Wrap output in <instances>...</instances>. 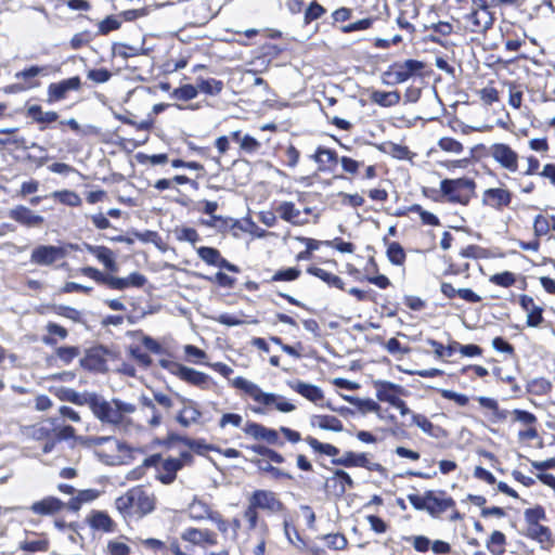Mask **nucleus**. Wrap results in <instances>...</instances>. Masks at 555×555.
I'll list each match as a JSON object with an SVG mask.
<instances>
[{
    "label": "nucleus",
    "instance_id": "nucleus-1",
    "mask_svg": "<svg viewBox=\"0 0 555 555\" xmlns=\"http://www.w3.org/2000/svg\"><path fill=\"white\" fill-rule=\"evenodd\" d=\"M90 410L102 424L111 425L117 431L128 433L133 426L129 415L137 411V406L118 398L108 401L95 393Z\"/></svg>",
    "mask_w": 555,
    "mask_h": 555
},
{
    "label": "nucleus",
    "instance_id": "nucleus-2",
    "mask_svg": "<svg viewBox=\"0 0 555 555\" xmlns=\"http://www.w3.org/2000/svg\"><path fill=\"white\" fill-rule=\"evenodd\" d=\"M156 498L142 486L129 489L115 500V507L125 520H139L153 513Z\"/></svg>",
    "mask_w": 555,
    "mask_h": 555
},
{
    "label": "nucleus",
    "instance_id": "nucleus-3",
    "mask_svg": "<svg viewBox=\"0 0 555 555\" xmlns=\"http://www.w3.org/2000/svg\"><path fill=\"white\" fill-rule=\"evenodd\" d=\"M232 385L248 395L255 402L264 406L274 405L275 409L282 413H289L296 409L295 404L286 401L283 396L273 392H264L257 384L242 376L234 378Z\"/></svg>",
    "mask_w": 555,
    "mask_h": 555
},
{
    "label": "nucleus",
    "instance_id": "nucleus-4",
    "mask_svg": "<svg viewBox=\"0 0 555 555\" xmlns=\"http://www.w3.org/2000/svg\"><path fill=\"white\" fill-rule=\"evenodd\" d=\"M475 182L468 178L444 179L440 182L441 193L451 203L466 205L474 192Z\"/></svg>",
    "mask_w": 555,
    "mask_h": 555
},
{
    "label": "nucleus",
    "instance_id": "nucleus-5",
    "mask_svg": "<svg viewBox=\"0 0 555 555\" xmlns=\"http://www.w3.org/2000/svg\"><path fill=\"white\" fill-rule=\"evenodd\" d=\"M159 365L166 369L171 374L178 376L180 379L193 385L206 389L209 383V376L203 372L196 371L195 369L185 366L178 362H173L167 359L159 360Z\"/></svg>",
    "mask_w": 555,
    "mask_h": 555
},
{
    "label": "nucleus",
    "instance_id": "nucleus-6",
    "mask_svg": "<svg viewBox=\"0 0 555 555\" xmlns=\"http://www.w3.org/2000/svg\"><path fill=\"white\" fill-rule=\"evenodd\" d=\"M473 11L466 15V21L470 23V30L474 33H485L493 24V15L490 12V4L487 0H472Z\"/></svg>",
    "mask_w": 555,
    "mask_h": 555
},
{
    "label": "nucleus",
    "instance_id": "nucleus-7",
    "mask_svg": "<svg viewBox=\"0 0 555 555\" xmlns=\"http://www.w3.org/2000/svg\"><path fill=\"white\" fill-rule=\"evenodd\" d=\"M490 156L504 169L516 172L518 169V154L505 143H494L489 147Z\"/></svg>",
    "mask_w": 555,
    "mask_h": 555
},
{
    "label": "nucleus",
    "instance_id": "nucleus-8",
    "mask_svg": "<svg viewBox=\"0 0 555 555\" xmlns=\"http://www.w3.org/2000/svg\"><path fill=\"white\" fill-rule=\"evenodd\" d=\"M425 64L417 60H406L401 64H395L385 73L391 78V83H403L413 75L424 69Z\"/></svg>",
    "mask_w": 555,
    "mask_h": 555
},
{
    "label": "nucleus",
    "instance_id": "nucleus-9",
    "mask_svg": "<svg viewBox=\"0 0 555 555\" xmlns=\"http://www.w3.org/2000/svg\"><path fill=\"white\" fill-rule=\"evenodd\" d=\"M66 251L61 246L40 245L33 249L30 262L38 266H51L55 261L64 258Z\"/></svg>",
    "mask_w": 555,
    "mask_h": 555
},
{
    "label": "nucleus",
    "instance_id": "nucleus-10",
    "mask_svg": "<svg viewBox=\"0 0 555 555\" xmlns=\"http://www.w3.org/2000/svg\"><path fill=\"white\" fill-rule=\"evenodd\" d=\"M332 463L344 467H363L374 472H379L382 469V465L378 463H372L366 453H356L352 451H347L340 457L333 459Z\"/></svg>",
    "mask_w": 555,
    "mask_h": 555
},
{
    "label": "nucleus",
    "instance_id": "nucleus-11",
    "mask_svg": "<svg viewBox=\"0 0 555 555\" xmlns=\"http://www.w3.org/2000/svg\"><path fill=\"white\" fill-rule=\"evenodd\" d=\"M108 354L109 351L103 346L89 348L85 357L80 359V365L88 371L103 372L106 370V357Z\"/></svg>",
    "mask_w": 555,
    "mask_h": 555
},
{
    "label": "nucleus",
    "instance_id": "nucleus-12",
    "mask_svg": "<svg viewBox=\"0 0 555 555\" xmlns=\"http://www.w3.org/2000/svg\"><path fill=\"white\" fill-rule=\"evenodd\" d=\"M253 507L279 513L284 509V504L276 498V494L269 490H256L249 499Z\"/></svg>",
    "mask_w": 555,
    "mask_h": 555
},
{
    "label": "nucleus",
    "instance_id": "nucleus-13",
    "mask_svg": "<svg viewBox=\"0 0 555 555\" xmlns=\"http://www.w3.org/2000/svg\"><path fill=\"white\" fill-rule=\"evenodd\" d=\"M426 512L433 517H438L449 508L455 506L454 500L451 496H447L443 491L437 493L433 490H428L426 491Z\"/></svg>",
    "mask_w": 555,
    "mask_h": 555
},
{
    "label": "nucleus",
    "instance_id": "nucleus-14",
    "mask_svg": "<svg viewBox=\"0 0 555 555\" xmlns=\"http://www.w3.org/2000/svg\"><path fill=\"white\" fill-rule=\"evenodd\" d=\"M181 539L203 548L217 544L216 533L208 529L188 528L181 533Z\"/></svg>",
    "mask_w": 555,
    "mask_h": 555
},
{
    "label": "nucleus",
    "instance_id": "nucleus-15",
    "mask_svg": "<svg viewBox=\"0 0 555 555\" xmlns=\"http://www.w3.org/2000/svg\"><path fill=\"white\" fill-rule=\"evenodd\" d=\"M197 256L207 264L215 266L220 269H225L230 272L237 273L240 269L237 266L224 259L220 251L214 247L202 246L197 248Z\"/></svg>",
    "mask_w": 555,
    "mask_h": 555
},
{
    "label": "nucleus",
    "instance_id": "nucleus-16",
    "mask_svg": "<svg viewBox=\"0 0 555 555\" xmlns=\"http://www.w3.org/2000/svg\"><path fill=\"white\" fill-rule=\"evenodd\" d=\"M9 217L21 225L27 228L39 227L43 223L44 218L35 214L30 208L18 205L9 210Z\"/></svg>",
    "mask_w": 555,
    "mask_h": 555
},
{
    "label": "nucleus",
    "instance_id": "nucleus-17",
    "mask_svg": "<svg viewBox=\"0 0 555 555\" xmlns=\"http://www.w3.org/2000/svg\"><path fill=\"white\" fill-rule=\"evenodd\" d=\"M80 85L81 81L78 76L50 83L48 87V102L52 103L63 100L68 91L78 90Z\"/></svg>",
    "mask_w": 555,
    "mask_h": 555
},
{
    "label": "nucleus",
    "instance_id": "nucleus-18",
    "mask_svg": "<svg viewBox=\"0 0 555 555\" xmlns=\"http://www.w3.org/2000/svg\"><path fill=\"white\" fill-rule=\"evenodd\" d=\"M96 392H78L73 388L59 387L54 389V396L61 400L74 403L76 405H88L91 406V402L94 399Z\"/></svg>",
    "mask_w": 555,
    "mask_h": 555
},
{
    "label": "nucleus",
    "instance_id": "nucleus-19",
    "mask_svg": "<svg viewBox=\"0 0 555 555\" xmlns=\"http://www.w3.org/2000/svg\"><path fill=\"white\" fill-rule=\"evenodd\" d=\"M512 202V193L507 189H487L482 194V203L496 210L507 207Z\"/></svg>",
    "mask_w": 555,
    "mask_h": 555
},
{
    "label": "nucleus",
    "instance_id": "nucleus-20",
    "mask_svg": "<svg viewBox=\"0 0 555 555\" xmlns=\"http://www.w3.org/2000/svg\"><path fill=\"white\" fill-rule=\"evenodd\" d=\"M286 384L292 390L315 404L324 399L323 390L317 385L299 379L287 380Z\"/></svg>",
    "mask_w": 555,
    "mask_h": 555
},
{
    "label": "nucleus",
    "instance_id": "nucleus-21",
    "mask_svg": "<svg viewBox=\"0 0 555 555\" xmlns=\"http://www.w3.org/2000/svg\"><path fill=\"white\" fill-rule=\"evenodd\" d=\"M325 487L333 488L334 494L340 498L346 493L347 489L354 487V481L346 470L335 469L333 476L326 479Z\"/></svg>",
    "mask_w": 555,
    "mask_h": 555
},
{
    "label": "nucleus",
    "instance_id": "nucleus-22",
    "mask_svg": "<svg viewBox=\"0 0 555 555\" xmlns=\"http://www.w3.org/2000/svg\"><path fill=\"white\" fill-rule=\"evenodd\" d=\"M183 408L178 413L176 421L184 428L198 424L202 417L197 403L190 399H183Z\"/></svg>",
    "mask_w": 555,
    "mask_h": 555
},
{
    "label": "nucleus",
    "instance_id": "nucleus-23",
    "mask_svg": "<svg viewBox=\"0 0 555 555\" xmlns=\"http://www.w3.org/2000/svg\"><path fill=\"white\" fill-rule=\"evenodd\" d=\"M520 307L527 312V325L537 327L543 322V308L535 305L532 297L521 295L519 297Z\"/></svg>",
    "mask_w": 555,
    "mask_h": 555
},
{
    "label": "nucleus",
    "instance_id": "nucleus-24",
    "mask_svg": "<svg viewBox=\"0 0 555 555\" xmlns=\"http://www.w3.org/2000/svg\"><path fill=\"white\" fill-rule=\"evenodd\" d=\"M374 387L376 388V398L382 402H388L393 406L400 399L398 393L402 388L399 385L386 380H374Z\"/></svg>",
    "mask_w": 555,
    "mask_h": 555
},
{
    "label": "nucleus",
    "instance_id": "nucleus-25",
    "mask_svg": "<svg viewBox=\"0 0 555 555\" xmlns=\"http://www.w3.org/2000/svg\"><path fill=\"white\" fill-rule=\"evenodd\" d=\"M182 468V462L176 457H168L160 462L157 473V479L164 485H170L175 481L178 470Z\"/></svg>",
    "mask_w": 555,
    "mask_h": 555
},
{
    "label": "nucleus",
    "instance_id": "nucleus-26",
    "mask_svg": "<svg viewBox=\"0 0 555 555\" xmlns=\"http://www.w3.org/2000/svg\"><path fill=\"white\" fill-rule=\"evenodd\" d=\"M244 431L255 439L264 440L271 444H275L279 441V434L276 430L268 428L258 423H248L244 428Z\"/></svg>",
    "mask_w": 555,
    "mask_h": 555
},
{
    "label": "nucleus",
    "instance_id": "nucleus-27",
    "mask_svg": "<svg viewBox=\"0 0 555 555\" xmlns=\"http://www.w3.org/2000/svg\"><path fill=\"white\" fill-rule=\"evenodd\" d=\"M65 504L55 496H47L40 501L33 503L30 511L36 515H53L60 512Z\"/></svg>",
    "mask_w": 555,
    "mask_h": 555
},
{
    "label": "nucleus",
    "instance_id": "nucleus-28",
    "mask_svg": "<svg viewBox=\"0 0 555 555\" xmlns=\"http://www.w3.org/2000/svg\"><path fill=\"white\" fill-rule=\"evenodd\" d=\"M310 424L313 427L334 433H340L344 429L341 421L333 415H313L310 418Z\"/></svg>",
    "mask_w": 555,
    "mask_h": 555
},
{
    "label": "nucleus",
    "instance_id": "nucleus-29",
    "mask_svg": "<svg viewBox=\"0 0 555 555\" xmlns=\"http://www.w3.org/2000/svg\"><path fill=\"white\" fill-rule=\"evenodd\" d=\"M88 250L104 264L111 272H117L118 266L115 261L113 251L105 246H88Z\"/></svg>",
    "mask_w": 555,
    "mask_h": 555
},
{
    "label": "nucleus",
    "instance_id": "nucleus-30",
    "mask_svg": "<svg viewBox=\"0 0 555 555\" xmlns=\"http://www.w3.org/2000/svg\"><path fill=\"white\" fill-rule=\"evenodd\" d=\"M341 398L347 401L348 403L356 406L362 414L366 413H378L380 410V405L370 398H359L354 396L349 395H341Z\"/></svg>",
    "mask_w": 555,
    "mask_h": 555
},
{
    "label": "nucleus",
    "instance_id": "nucleus-31",
    "mask_svg": "<svg viewBox=\"0 0 555 555\" xmlns=\"http://www.w3.org/2000/svg\"><path fill=\"white\" fill-rule=\"evenodd\" d=\"M91 528L101 530L104 532H113L115 529V522L111 516L102 511H95L92 513L89 519Z\"/></svg>",
    "mask_w": 555,
    "mask_h": 555
},
{
    "label": "nucleus",
    "instance_id": "nucleus-32",
    "mask_svg": "<svg viewBox=\"0 0 555 555\" xmlns=\"http://www.w3.org/2000/svg\"><path fill=\"white\" fill-rule=\"evenodd\" d=\"M215 513L207 503L197 499H194L188 508V514L193 520H210Z\"/></svg>",
    "mask_w": 555,
    "mask_h": 555
},
{
    "label": "nucleus",
    "instance_id": "nucleus-33",
    "mask_svg": "<svg viewBox=\"0 0 555 555\" xmlns=\"http://www.w3.org/2000/svg\"><path fill=\"white\" fill-rule=\"evenodd\" d=\"M307 272L315 278H319L330 286L344 289L345 283L338 275L332 274L319 267H309Z\"/></svg>",
    "mask_w": 555,
    "mask_h": 555
},
{
    "label": "nucleus",
    "instance_id": "nucleus-34",
    "mask_svg": "<svg viewBox=\"0 0 555 555\" xmlns=\"http://www.w3.org/2000/svg\"><path fill=\"white\" fill-rule=\"evenodd\" d=\"M311 158L318 164L319 170H324L326 164H335L338 160L336 152L324 146H318Z\"/></svg>",
    "mask_w": 555,
    "mask_h": 555
},
{
    "label": "nucleus",
    "instance_id": "nucleus-35",
    "mask_svg": "<svg viewBox=\"0 0 555 555\" xmlns=\"http://www.w3.org/2000/svg\"><path fill=\"white\" fill-rule=\"evenodd\" d=\"M27 115L38 124H51L57 120L56 112H43L40 105L34 104L27 108Z\"/></svg>",
    "mask_w": 555,
    "mask_h": 555
},
{
    "label": "nucleus",
    "instance_id": "nucleus-36",
    "mask_svg": "<svg viewBox=\"0 0 555 555\" xmlns=\"http://www.w3.org/2000/svg\"><path fill=\"white\" fill-rule=\"evenodd\" d=\"M196 82L198 92L205 93L207 95H217L223 89V82L215 78H197Z\"/></svg>",
    "mask_w": 555,
    "mask_h": 555
},
{
    "label": "nucleus",
    "instance_id": "nucleus-37",
    "mask_svg": "<svg viewBox=\"0 0 555 555\" xmlns=\"http://www.w3.org/2000/svg\"><path fill=\"white\" fill-rule=\"evenodd\" d=\"M52 310L55 314L66 318L75 323H85L82 312L74 307L65 305H54L52 306Z\"/></svg>",
    "mask_w": 555,
    "mask_h": 555
},
{
    "label": "nucleus",
    "instance_id": "nucleus-38",
    "mask_svg": "<svg viewBox=\"0 0 555 555\" xmlns=\"http://www.w3.org/2000/svg\"><path fill=\"white\" fill-rule=\"evenodd\" d=\"M89 443L93 447H100L103 444H109L111 451H124L126 450L125 443L120 442L113 436H92L89 437Z\"/></svg>",
    "mask_w": 555,
    "mask_h": 555
},
{
    "label": "nucleus",
    "instance_id": "nucleus-39",
    "mask_svg": "<svg viewBox=\"0 0 555 555\" xmlns=\"http://www.w3.org/2000/svg\"><path fill=\"white\" fill-rule=\"evenodd\" d=\"M527 537L539 543H544L552 540V532L548 527L537 524L528 526Z\"/></svg>",
    "mask_w": 555,
    "mask_h": 555
},
{
    "label": "nucleus",
    "instance_id": "nucleus-40",
    "mask_svg": "<svg viewBox=\"0 0 555 555\" xmlns=\"http://www.w3.org/2000/svg\"><path fill=\"white\" fill-rule=\"evenodd\" d=\"M372 100L376 104L385 107L393 106L399 103L400 94L397 91L386 92V91H375L372 94Z\"/></svg>",
    "mask_w": 555,
    "mask_h": 555
},
{
    "label": "nucleus",
    "instance_id": "nucleus-41",
    "mask_svg": "<svg viewBox=\"0 0 555 555\" xmlns=\"http://www.w3.org/2000/svg\"><path fill=\"white\" fill-rule=\"evenodd\" d=\"M112 52L115 56H120L122 59H129L132 56H137L144 53L143 48L133 47L126 43H114L112 47Z\"/></svg>",
    "mask_w": 555,
    "mask_h": 555
},
{
    "label": "nucleus",
    "instance_id": "nucleus-42",
    "mask_svg": "<svg viewBox=\"0 0 555 555\" xmlns=\"http://www.w3.org/2000/svg\"><path fill=\"white\" fill-rule=\"evenodd\" d=\"M305 440L310 446V448L318 453L328 456H335L339 453V449L335 446L320 442L318 439L311 436H308Z\"/></svg>",
    "mask_w": 555,
    "mask_h": 555
},
{
    "label": "nucleus",
    "instance_id": "nucleus-43",
    "mask_svg": "<svg viewBox=\"0 0 555 555\" xmlns=\"http://www.w3.org/2000/svg\"><path fill=\"white\" fill-rule=\"evenodd\" d=\"M388 260L395 266H401L405 261V253L398 242H390L387 246Z\"/></svg>",
    "mask_w": 555,
    "mask_h": 555
},
{
    "label": "nucleus",
    "instance_id": "nucleus-44",
    "mask_svg": "<svg viewBox=\"0 0 555 555\" xmlns=\"http://www.w3.org/2000/svg\"><path fill=\"white\" fill-rule=\"evenodd\" d=\"M79 354L80 349L77 346H61L55 349L56 358L65 365L70 364Z\"/></svg>",
    "mask_w": 555,
    "mask_h": 555
},
{
    "label": "nucleus",
    "instance_id": "nucleus-45",
    "mask_svg": "<svg viewBox=\"0 0 555 555\" xmlns=\"http://www.w3.org/2000/svg\"><path fill=\"white\" fill-rule=\"evenodd\" d=\"M280 217L287 222H296V219L299 217L300 211L295 207V204L292 202H283L276 208Z\"/></svg>",
    "mask_w": 555,
    "mask_h": 555
},
{
    "label": "nucleus",
    "instance_id": "nucleus-46",
    "mask_svg": "<svg viewBox=\"0 0 555 555\" xmlns=\"http://www.w3.org/2000/svg\"><path fill=\"white\" fill-rule=\"evenodd\" d=\"M198 94V89L196 86H193V85H183L179 88H176L172 93H171V96L176 100H180V101H190V100H193L197 96Z\"/></svg>",
    "mask_w": 555,
    "mask_h": 555
},
{
    "label": "nucleus",
    "instance_id": "nucleus-47",
    "mask_svg": "<svg viewBox=\"0 0 555 555\" xmlns=\"http://www.w3.org/2000/svg\"><path fill=\"white\" fill-rule=\"evenodd\" d=\"M53 197L59 199L62 204L72 207H76L81 204V198L79 195L76 192L69 190L55 191L53 193Z\"/></svg>",
    "mask_w": 555,
    "mask_h": 555
},
{
    "label": "nucleus",
    "instance_id": "nucleus-48",
    "mask_svg": "<svg viewBox=\"0 0 555 555\" xmlns=\"http://www.w3.org/2000/svg\"><path fill=\"white\" fill-rule=\"evenodd\" d=\"M99 35H107L113 30L118 29L121 26L120 16L109 15L99 23Z\"/></svg>",
    "mask_w": 555,
    "mask_h": 555
},
{
    "label": "nucleus",
    "instance_id": "nucleus-49",
    "mask_svg": "<svg viewBox=\"0 0 555 555\" xmlns=\"http://www.w3.org/2000/svg\"><path fill=\"white\" fill-rule=\"evenodd\" d=\"M230 219L222 216L212 215L208 219H202L201 223L205 227L216 229L218 231H225L229 228Z\"/></svg>",
    "mask_w": 555,
    "mask_h": 555
},
{
    "label": "nucleus",
    "instance_id": "nucleus-50",
    "mask_svg": "<svg viewBox=\"0 0 555 555\" xmlns=\"http://www.w3.org/2000/svg\"><path fill=\"white\" fill-rule=\"evenodd\" d=\"M299 275H300L299 269L286 268V269L276 271L272 275L271 281H273V282H280V281L291 282V281L297 280L299 278Z\"/></svg>",
    "mask_w": 555,
    "mask_h": 555
},
{
    "label": "nucleus",
    "instance_id": "nucleus-51",
    "mask_svg": "<svg viewBox=\"0 0 555 555\" xmlns=\"http://www.w3.org/2000/svg\"><path fill=\"white\" fill-rule=\"evenodd\" d=\"M257 463H258L259 470L270 474V476L274 479H281V478L292 479L293 478V476L291 474H288L278 467L272 466L268 462H261L258 460Z\"/></svg>",
    "mask_w": 555,
    "mask_h": 555
},
{
    "label": "nucleus",
    "instance_id": "nucleus-52",
    "mask_svg": "<svg viewBox=\"0 0 555 555\" xmlns=\"http://www.w3.org/2000/svg\"><path fill=\"white\" fill-rule=\"evenodd\" d=\"M524 516L528 526L537 525L540 520L545 519V511L542 506L538 505L533 508L526 509Z\"/></svg>",
    "mask_w": 555,
    "mask_h": 555
},
{
    "label": "nucleus",
    "instance_id": "nucleus-53",
    "mask_svg": "<svg viewBox=\"0 0 555 555\" xmlns=\"http://www.w3.org/2000/svg\"><path fill=\"white\" fill-rule=\"evenodd\" d=\"M552 388V384L545 378H535L528 384V390L534 395L547 393Z\"/></svg>",
    "mask_w": 555,
    "mask_h": 555
},
{
    "label": "nucleus",
    "instance_id": "nucleus-54",
    "mask_svg": "<svg viewBox=\"0 0 555 555\" xmlns=\"http://www.w3.org/2000/svg\"><path fill=\"white\" fill-rule=\"evenodd\" d=\"M412 424L417 426L423 433L434 436V424L423 414H412Z\"/></svg>",
    "mask_w": 555,
    "mask_h": 555
},
{
    "label": "nucleus",
    "instance_id": "nucleus-55",
    "mask_svg": "<svg viewBox=\"0 0 555 555\" xmlns=\"http://www.w3.org/2000/svg\"><path fill=\"white\" fill-rule=\"evenodd\" d=\"M515 281H516L515 274L509 271L496 273L490 278L491 283L502 286V287H509L515 283Z\"/></svg>",
    "mask_w": 555,
    "mask_h": 555
},
{
    "label": "nucleus",
    "instance_id": "nucleus-56",
    "mask_svg": "<svg viewBox=\"0 0 555 555\" xmlns=\"http://www.w3.org/2000/svg\"><path fill=\"white\" fill-rule=\"evenodd\" d=\"M325 13V9L318 3L317 1H312L309 7L305 11V22L311 23L320 18Z\"/></svg>",
    "mask_w": 555,
    "mask_h": 555
},
{
    "label": "nucleus",
    "instance_id": "nucleus-57",
    "mask_svg": "<svg viewBox=\"0 0 555 555\" xmlns=\"http://www.w3.org/2000/svg\"><path fill=\"white\" fill-rule=\"evenodd\" d=\"M438 145L441 150L454 154H461L463 151V145L455 139L452 138H441L438 142Z\"/></svg>",
    "mask_w": 555,
    "mask_h": 555
},
{
    "label": "nucleus",
    "instance_id": "nucleus-58",
    "mask_svg": "<svg viewBox=\"0 0 555 555\" xmlns=\"http://www.w3.org/2000/svg\"><path fill=\"white\" fill-rule=\"evenodd\" d=\"M323 539L326 545L333 550H344L347 546V539L340 533L326 534Z\"/></svg>",
    "mask_w": 555,
    "mask_h": 555
},
{
    "label": "nucleus",
    "instance_id": "nucleus-59",
    "mask_svg": "<svg viewBox=\"0 0 555 555\" xmlns=\"http://www.w3.org/2000/svg\"><path fill=\"white\" fill-rule=\"evenodd\" d=\"M87 77L95 83H105L111 79L112 73L106 68H95L90 69Z\"/></svg>",
    "mask_w": 555,
    "mask_h": 555
},
{
    "label": "nucleus",
    "instance_id": "nucleus-60",
    "mask_svg": "<svg viewBox=\"0 0 555 555\" xmlns=\"http://www.w3.org/2000/svg\"><path fill=\"white\" fill-rule=\"evenodd\" d=\"M81 273L99 284L107 286L109 275L102 273L100 270L93 267H85L81 269Z\"/></svg>",
    "mask_w": 555,
    "mask_h": 555
},
{
    "label": "nucleus",
    "instance_id": "nucleus-61",
    "mask_svg": "<svg viewBox=\"0 0 555 555\" xmlns=\"http://www.w3.org/2000/svg\"><path fill=\"white\" fill-rule=\"evenodd\" d=\"M373 21L374 20L371 18V17L362 18V20H359L357 22H353V23H350L348 25H345L340 29L345 34H349V33H352V31L364 30V29H367V28H370L372 26Z\"/></svg>",
    "mask_w": 555,
    "mask_h": 555
},
{
    "label": "nucleus",
    "instance_id": "nucleus-62",
    "mask_svg": "<svg viewBox=\"0 0 555 555\" xmlns=\"http://www.w3.org/2000/svg\"><path fill=\"white\" fill-rule=\"evenodd\" d=\"M130 552V546L124 542L113 540L107 543V553L109 555H129Z\"/></svg>",
    "mask_w": 555,
    "mask_h": 555
},
{
    "label": "nucleus",
    "instance_id": "nucleus-63",
    "mask_svg": "<svg viewBox=\"0 0 555 555\" xmlns=\"http://www.w3.org/2000/svg\"><path fill=\"white\" fill-rule=\"evenodd\" d=\"M176 234L179 241L189 242L191 244H195L199 240L198 233L193 228H181L176 231Z\"/></svg>",
    "mask_w": 555,
    "mask_h": 555
},
{
    "label": "nucleus",
    "instance_id": "nucleus-64",
    "mask_svg": "<svg viewBox=\"0 0 555 555\" xmlns=\"http://www.w3.org/2000/svg\"><path fill=\"white\" fill-rule=\"evenodd\" d=\"M240 147L245 153L251 154L258 151L260 142L249 134L243 135Z\"/></svg>",
    "mask_w": 555,
    "mask_h": 555
}]
</instances>
